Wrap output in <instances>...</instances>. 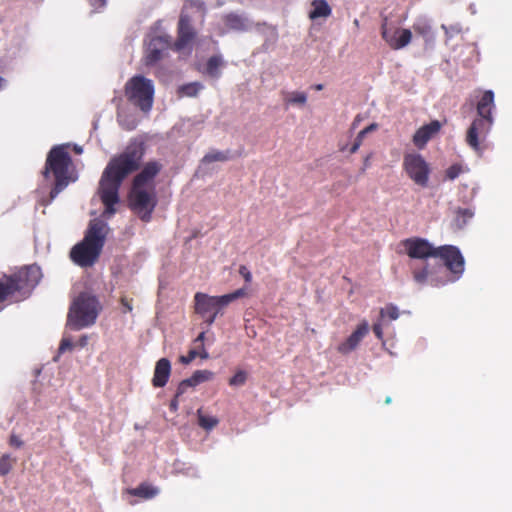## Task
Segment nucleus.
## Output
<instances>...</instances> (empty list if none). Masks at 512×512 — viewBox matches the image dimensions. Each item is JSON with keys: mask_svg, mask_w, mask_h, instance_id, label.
<instances>
[{"mask_svg": "<svg viewBox=\"0 0 512 512\" xmlns=\"http://www.w3.org/2000/svg\"><path fill=\"white\" fill-rule=\"evenodd\" d=\"M128 492L133 496L151 499L158 494L159 490L148 483H141L138 487L130 489Z\"/></svg>", "mask_w": 512, "mask_h": 512, "instance_id": "nucleus-25", "label": "nucleus"}, {"mask_svg": "<svg viewBox=\"0 0 512 512\" xmlns=\"http://www.w3.org/2000/svg\"><path fill=\"white\" fill-rule=\"evenodd\" d=\"M441 28L444 30L446 35V43L452 39L453 37L459 35L462 33V27L459 24H453V25H445L442 24Z\"/></svg>", "mask_w": 512, "mask_h": 512, "instance_id": "nucleus-34", "label": "nucleus"}, {"mask_svg": "<svg viewBox=\"0 0 512 512\" xmlns=\"http://www.w3.org/2000/svg\"><path fill=\"white\" fill-rule=\"evenodd\" d=\"M101 305L96 296L80 293L72 302L67 315V325L73 330L89 327L96 322Z\"/></svg>", "mask_w": 512, "mask_h": 512, "instance_id": "nucleus-5", "label": "nucleus"}, {"mask_svg": "<svg viewBox=\"0 0 512 512\" xmlns=\"http://www.w3.org/2000/svg\"><path fill=\"white\" fill-rule=\"evenodd\" d=\"M132 301V299H129L125 296L121 297L120 302L125 308L124 313L131 312L133 310Z\"/></svg>", "mask_w": 512, "mask_h": 512, "instance_id": "nucleus-43", "label": "nucleus"}, {"mask_svg": "<svg viewBox=\"0 0 512 512\" xmlns=\"http://www.w3.org/2000/svg\"><path fill=\"white\" fill-rule=\"evenodd\" d=\"M73 348V343L69 338H63L59 345V353H64L66 350H71Z\"/></svg>", "mask_w": 512, "mask_h": 512, "instance_id": "nucleus-40", "label": "nucleus"}, {"mask_svg": "<svg viewBox=\"0 0 512 512\" xmlns=\"http://www.w3.org/2000/svg\"><path fill=\"white\" fill-rule=\"evenodd\" d=\"M382 38L393 50H400L406 47L412 39V32L409 29H395L392 33L388 31L386 24L382 26Z\"/></svg>", "mask_w": 512, "mask_h": 512, "instance_id": "nucleus-15", "label": "nucleus"}, {"mask_svg": "<svg viewBox=\"0 0 512 512\" xmlns=\"http://www.w3.org/2000/svg\"><path fill=\"white\" fill-rule=\"evenodd\" d=\"M191 383L189 381V379H184L182 380L178 387H177V390H176V398H179L181 395H183L184 393H186V391L188 390V388H191Z\"/></svg>", "mask_w": 512, "mask_h": 512, "instance_id": "nucleus-39", "label": "nucleus"}, {"mask_svg": "<svg viewBox=\"0 0 512 512\" xmlns=\"http://www.w3.org/2000/svg\"><path fill=\"white\" fill-rule=\"evenodd\" d=\"M244 296H246V290L244 288L221 296H210L203 292H197L194 295V312L210 326L214 323L223 308Z\"/></svg>", "mask_w": 512, "mask_h": 512, "instance_id": "nucleus-7", "label": "nucleus"}, {"mask_svg": "<svg viewBox=\"0 0 512 512\" xmlns=\"http://www.w3.org/2000/svg\"><path fill=\"white\" fill-rule=\"evenodd\" d=\"M370 165V156L365 157L363 171Z\"/></svg>", "mask_w": 512, "mask_h": 512, "instance_id": "nucleus-52", "label": "nucleus"}, {"mask_svg": "<svg viewBox=\"0 0 512 512\" xmlns=\"http://www.w3.org/2000/svg\"><path fill=\"white\" fill-rule=\"evenodd\" d=\"M366 135L365 134H362V130L358 133L356 139L354 142H359V145L361 146L362 145V142H363V139Z\"/></svg>", "mask_w": 512, "mask_h": 512, "instance_id": "nucleus-49", "label": "nucleus"}, {"mask_svg": "<svg viewBox=\"0 0 512 512\" xmlns=\"http://www.w3.org/2000/svg\"><path fill=\"white\" fill-rule=\"evenodd\" d=\"M380 315L388 317L390 320H396L399 317V310L395 305L389 304L380 310Z\"/></svg>", "mask_w": 512, "mask_h": 512, "instance_id": "nucleus-36", "label": "nucleus"}, {"mask_svg": "<svg viewBox=\"0 0 512 512\" xmlns=\"http://www.w3.org/2000/svg\"><path fill=\"white\" fill-rule=\"evenodd\" d=\"M377 129H378V124L372 123L362 130V134L367 135L368 133L376 131Z\"/></svg>", "mask_w": 512, "mask_h": 512, "instance_id": "nucleus-47", "label": "nucleus"}, {"mask_svg": "<svg viewBox=\"0 0 512 512\" xmlns=\"http://www.w3.org/2000/svg\"><path fill=\"white\" fill-rule=\"evenodd\" d=\"M239 274L244 278L245 282L250 283L252 281V274L245 265L239 267Z\"/></svg>", "mask_w": 512, "mask_h": 512, "instance_id": "nucleus-41", "label": "nucleus"}, {"mask_svg": "<svg viewBox=\"0 0 512 512\" xmlns=\"http://www.w3.org/2000/svg\"><path fill=\"white\" fill-rule=\"evenodd\" d=\"M284 100L287 104L305 105L307 95L304 92H291L286 94Z\"/></svg>", "mask_w": 512, "mask_h": 512, "instance_id": "nucleus-31", "label": "nucleus"}, {"mask_svg": "<svg viewBox=\"0 0 512 512\" xmlns=\"http://www.w3.org/2000/svg\"><path fill=\"white\" fill-rule=\"evenodd\" d=\"M359 148H360L359 142H354L353 145L350 148V153L351 154L356 153Z\"/></svg>", "mask_w": 512, "mask_h": 512, "instance_id": "nucleus-50", "label": "nucleus"}, {"mask_svg": "<svg viewBox=\"0 0 512 512\" xmlns=\"http://www.w3.org/2000/svg\"><path fill=\"white\" fill-rule=\"evenodd\" d=\"M122 181L107 175L103 172L98 188V194L101 202L105 206L106 214H114L116 209L114 206L119 202V189Z\"/></svg>", "mask_w": 512, "mask_h": 512, "instance_id": "nucleus-11", "label": "nucleus"}, {"mask_svg": "<svg viewBox=\"0 0 512 512\" xmlns=\"http://www.w3.org/2000/svg\"><path fill=\"white\" fill-rule=\"evenodd\" d=\"M157 193L155 187L132 185L129 195V208L143 221L150 222L157 206Z\"/></svg>", "mask_w": 512, "mask_h": 512, "instance_id": "nucleus-9", "label": "nucleus"}, {"mask_svg": "<svg viewBox=\"0 0 512 512\" xmlns=\"http://www.w3.org/2000/svg\"><path fill=\"white\" fill-rule=\"evenodd\" d=\"M179 398H176V396L171 400L170 404H169V409L170 411L172 412H176L178 410V406H179Z\"/></svg>", "mask_w": 512, "mask_h": 512, "instance_id": "nucleus-46", "label": "nucleus"}, {"mask_svg": "<svg viewBox=\"0 0 512 512\" xmlns=\"http://www.w3.org/2000/svg\"><path fill=\"white\" fill-rule=\"evenodd\" d=\"M312 5L313 10L309 14L311 19L328 17L331 15L332 10L325 0H315L313 1Z\"/></svg>", "mask_w": 512, "mask_h": 512, "instance_id": "nucleus-27", "label": "nucleus"}, {"mask_svg": "<svg viewBox=\"0 0 512 512\" xmlns=\"http://www.w3.org/2000/svg\"><path fill=\"white\" fill-rule=\"evenodd\" d=\"M171 374V363L167 358H161L156 362L152 385L156 388L164 387Z\"/></svg>", "mask_w": 512, "mask_h": 512, "instance_id": "nucleus-20", "label": "nucleus"}, {"mask_svg": "<svg viewBox=\"0 0 512 512\" xmlns=\"http://www.w3.org/2000/svg\"><path fill=\"white\" fill-rule=\"evenodd\" d=\"M14 462L9 454H3L0 458V475H7L12 470Z\"/></svg>", "mask_w": 512, "mask_h": 512, "instance_id": "nucleus-33", "label": "nucleus"}, {"mask_svg": "<svg viewBox=\"0 0 512 512\" xmlns=\"http://www.w3.org/2000/svg\"><path fill=\"white\" fill-rule=\"evenodd\" d=\"M42 175L45 180H48L51 176L54 178V186L49 194V202H52L70 183L77 180L73 161L68 152V145H56L50 149Z\"/></svg>", "mask_w": 512, "mask_h": 512, "instance_id": "nucleus-1", "label": "nucleus"}, {"mask_svg": "<svg viewBox=\"0 0 512 512\" xmlns=\"http://www.w3.org/2000/svg\"><path fill=\"white\" fill-rule=\"evenodd\" d=\"M87 341H88V337H87L86 335H83V336H81V337H80V339H79V345H80L81 347H84V346H86V345H87Z\"/></svg>", "mask_w": 512, "mask_h": 512, "instance_id": "nucleus-51", "label": "nucleus"}, {"mask_svg": "<svg viewBox=\"0 0 512 512\" xmlns=\"http://www.w3.org/2000/svg\"><path fill=\"white\" fill-rule=\"evenodd\" d=\"M162 169V164L158 161L147 162L140 173H138L133 181L132 185L143 186V187H155L154 178L159 174Z\"/></svg>", "mask_w": 512, "mask_h": 512, "instance_id": "nucleus-18", "label": "nucleus"}, {"mask_svg": "<svg viewBox=\"0 0 512 512\" xmlns=\"http://www.w3.org/2000/svg\"><path fill=\"white\" fill-rule=\"evenodd\" d=\"M74 150L76 151V153H81L82 152V148L81 147L75 146Z\"/></svg>", "mask_w": 512, "mask_h": 512, "instance_id": "nucleus-55", "label": "nucleus"}, {"mask_svg": "<svg viewBox=\"0 0 512 512\" xmlns=\"http://www.w3.org/2000/svg\"><path fill=\"white\" fill-rule=\"evenodd\" d=\"M144 154V144L132 141L122 153L110 160L104 172L123 182L129 174L140 168Z\"/></svg>", "mask_w": 512, "mask_h": 512, "instance_id": "nucleus-6", "label": "nucleus"}, {"mask_svg": "<svg viewBox=\"0 0 512 512\" xmlns=\"http://www.w3.org/2000/svg\"><path fill=\"white\" fill-rule=\"evenodd\" d=\"M413 279L420 285L429 282L432 286L438 287L447 283V280H438L433 277V272L429 270L428 264L423 265L420 268H413L412 271Z\"/></svg>", "mask_w": 512, "mask_h": 512, "instance_id": "nucleus-21", "label": "nucleus"}, {"mask_svg": "<svg viewBox=\"0 0 512 512\" xmlns=\"http://www.w3.org/2000/svg\"><path fill=\"white\" fill-rule=\"evenodd\" d=\"M196 349H198V357L202 358V359H208L209 358V353L207 352V350L205 349V346L204 344L202 345H196L195 347Z\"/></svg>", "mask_w": 512, "mask_h": 512, "instance_id": "nucleus-44", "label": "nucleus"}, {"mask_svg": "<svg viewBox=\"0 0 512 512\" xmlns=\"http://www.w3.org/2000/svg\"><path fill=\"white\" fill-rule=\"evenodd\" d=\"M135 128V125H132L131 127H128L129 130H132Z\"/></svg>", "mask_w": 512, "mask_h": 512, "instance_id": "nucleus-57", "label": "nucleus"}, {"mask_svg": "<svg viewBox=\"0 0 512 512\" xmlns=\"http://www.w3.org/2000/svg\"><path fill=\"white\" fill-rule=\"evenodd\" d=\"M198 425L206 431H210L219 424V419L215 416L207 415L202 408L197 410Z\"/></svg>", "mask_w": 512, "mask_h": 512, "instance_id": "nucleus-28", "label": "nucleus"}, {"mask_svg": "<svg viewBox=\"0 0 512 512\" xmlns=\"http://www.w3.org/2000/svg\"><path fill=\"white\" fill-rule=\"evenodd\" d=\"M196 357H198V349L196 348H193L191 350H189L188 354L187 355H181L179 357V362L184 364V365H188L190 364Z\"/></svg>", "mask_w": 512, "mask_h": 512, "instance_id": "nucleus-38", "label": "nucleus"}, {"mask_svg": "<svg viewBox=\"0 0 512 512\" xmlns=\"http://www.w3.org/2000/svg\"><path fill=\"white\" fill-rule=\"evenodd\" d=\"M413 31L424 38L426 43L434 41V33L430 23L426 19H417L412 25Z\"/></svg>", "mask_w": 512, "mask_h": 512, "instance_id": "nucleus-22", "label": "nucleus"}, {"mask_svg": "<svg viewBox=\"0 0 512 512\" xmlns=\"http://www.w3.org/2000/svg\"><path fill=\"white\" fill-rule=\"evenodd\" d=\"M41 276V270L36 265L26 266L10 275L3 274L0 277V305L15 296L27 298L39 283Z\"/></svg>", "mask_w": 512, "mask_h": 512, "instance_id": "nucleus-2", "label": "nucleus"}, {"mask_svg": "<svg viewBox=\"0 0 512 512\" xmlns=\"http://www.w3.org/2000/svg\"><path fill=\"white\" fill-rule=\"evenodd\" d=\"M391 402V398L390 397H387L386 400H385V403L386 404H389Z\"/></svg>", "mask_w": 512, "mask_h": 512, "instance_id": "nucleus-56", "label": "nucleus"}, {"mask_svg": "<svg viewBox=\"0 0 512 512\" xmlns=\"http://www.w3.org/2000/svg\"><path fill=\"white\" fill-rule=\"evenodd\" d=\"M205 335H206V332H205V331L201 332V333L196 337V339L194 340L195 345H202V344H204V341H205Z\"/></svg>", "mask_w": 512, "mask_h": 512, "instance_id": "nucleus-48", "label": "nucleus"}, {"mask_svg": "<svg viewBox=\"0 0 512 512\" xmlns=\"http://www.w3.org/2000/svg\"><path fill=\"white\" fill-rule=\"evenodd\" d=\"M494 107V93L486 90L477 103V118L473 120L466 134L467 144L476 152L482 151L481 141L485 140L491 130L494 122L492 117Z\"/></svg>", "mask_w": 512, "mask_h": 512, "instance_id": "nucleus-4", "label": "nucleus"}, {"mask_svg": "<svg viewBox=\"0 0 512 512\" xmlns=\"http://www.w3.org/2000/svg\"><path fill=\"white\" fill-rule=\"evenodd\" d=\"M323 88H324V86L322 84L314 85V89L317 90V91H321Z\"/></svg>", "mask_w": 512, "mask_h": 512, "instance_id": "nucleus-53", "label": "nucleus"}, {"mask_svg": "<svg viewBox=\"0 0 512 512\" xmlns=\"http://www.w3.org/2000/svg\"><path fill=\"white\" fill-rule=\"evenodd\" d=\"M196 37V31L192 26V19L189 15L182 12L178 21L177 39L173 48L175 51H181L186 48Z\"/></svg>", "mask_w": 512, "mask_h": 512, "instance_id": "nucleus-14", "label": "nucleus"}, {"mask_svg": "<svg viewBox=\"0 0 512 512\" xmlns=\"http://www.w3.org/2000/svg\"><path fill=\"white\" fill-rule=\"evenodd\" d=\"M402 245L405 247V251L410 258H413V259H426L428 257L435 258L437 247H434L426 239L419 238V237L407 238L402 241Z\"/></svg>", "mask_w": 512, "mask_h": 512, "instance_id": "nucleus-13", "label": "nucleus"}, {"mask_svg": "<svg viewBox=\"0 0 512 512\" xmlns=\"http://www.w3.org/2000/svg\"><path fill=\"white\" fill-rule=\"evenodd\" d=\"M442 128V124L438 120H432L430 123L421 126L413 135V144L419 148H425L426 144L432 139Z\"/></svg>", "mask_w": 512, "mask_h": 512, "instance_id": "nucleus-19", "label": "nucleus"}, {"mask_svg": "<svg viewBox=\"0 0 512 512\" xmlns=\"http://www.w3.org/2000/svg\"><path fill=\"white\" fill-rule=\"evenodd\" d=\"M462 173V166L459 164H453L446 170V178L449 180L456 179Z\"/></svg>", "mask_w": 512, "mask_h": 512, "instance_id": "nucleus-37", "label": "nucleus"}, {"mask_svg": "<svg viewBox=\"0 0 512 512\" xmlns=\"http://www.w3.org/2000/svg\"><path fill=\"white\" fill-rule=\"evenodd\" d=\"M23 441L16 434H11L9 438V445L15 448H21L23 446Z\"/></svg>", "mask_w": 512, "mask_h": 512, "instance_id": "nucleus-42", "label": "nucleus"}, {"mask_svg": "<svg viewBox=\"0 0 512 512\" xmlns=\"http://www.w3.org/2000/svg\"><path fill=\"white\" fill-rule=\"evenodd\" d=\"M229 159L228 152H222V151H211L207 153L203 159V163H212L216 161H227Z\"/></svg>", "mask_w": 512, "mask_h": 512, "instance_id": "nucleus-32", "label": "nucleus"}, {"mask_svg": "<svg viewBox=\"0 0 512 512\" xmlns=\"http://www.w3.org/2000/svg\"><path fill=\"white\" fill-rule=\"evenodd\" d=\"M202 89L203 85L200 82H190L179 86L177 95L179 98L196 97Z\"/></svg>", "mask_w": 512, "mask_h": 512, "instance_id": "nucleus-26", "label": "nucleus"}, {"mask_svg": "<svg viewBox=\"0 0 512 512\" xmlns=\"http://www.w3.org/2000/svg\"><path fill=\"white\" fill-rule=\"evenodd\" d=\"M5 80L0 76V90L3 88Z\"/></svg>", "mask_w": 512, "mask_h": 512, "instance_id": "nucleus-54", "label": "nucleus"}, {"mask_svg": "<svg viewBox=\"0 0 512 512\" xmlns=\"http://www.w3.org/2000/svg\"><path fill=\"white\" fill-rule=\"evenodd\" d=\"M214 373L210 370H196L191 377H189V381L192 387H196L197 385L207 382L213 379Z\"/></svg>", "mask_w": 512, "mask_h": 512, "instance_id": "nucleus-29", "label": "nucleus"}, {"mask_svg": "<svg viewBox=\"0 0 512 512\" xmlns=\"http://www.w3.org/2000/svg\"><path fill=\"white\" fill-rule=\"evenodd\" d=\"M369 333V324L366 320H363L357 325L356 329L352 334L337 347V351L343 355L349 354L354 351L363 338Z\"/></svg>", "mask_w": 512, "mask_h": 512, "instance_id": "nucleus-17", "label": "nucleus"}, {"mask_svg": "<svg viewBox=\"0 0 512 512\" xmlns=\"http://www.w3.org/2000/svg\"><path fill=\"white\" fill-rule=\"evenodd\" d=\"M154 92L153 81L142 75L131 77L124 86L127 100L145 113L152 109Z\"/></svg>", "mask_w": 512, "mask_h": 512, "instance_id": "nucleus-8", "label": "nucleus"}, {"mask_svg": "<svg viewBox=\"0 0 512 512\" xmlns=\"http://www.w3.org/2000/svg\"><path fill=\"white\" fill-rule=\"evenodd\" d=\"M224 65L220 55L211 56L206 63L205 73L212 78H219L221 75L220 68Z\"/></svg>", "mask_w": 512, "mask_h": 512, "instance_id": "nucleus-24", "label": "nucleus"}, {"mask_svg": "<svg viewBox=\"0 0 512 512\" xmlns=\"http://www.w3.org/2000/svg\"><path fill=\"white\" fill-rule=\"evenodd\" d=\"M224 24L227 28L236 31H245L248 28L247 20L241 15L230 13L224 17Z\"/></svg>", "mask_w": 512, "mask_h": 512, "instance_id": "nucleus-23", "label": "nucleus"}, {"mask_svg": "<svg viewBox=\"0 0 512 512\" xmlns=\"http://www.w3.org/2000/svg\"><path fill=\"white\" fill-rule=\"evenodd\" d=\"M168 46V42L163 37H153L146 48L144 64L146 66H154L164 57Z\"/></svg>", "mask_w": 512, "mask_h": 512, "instance_id": "nucleus-16", "label": "nucleus"}, {"mask_svg": "<svg viewBox=\"0 0 512 512\" xmlns=\"http://www.w3.org/2000/svg\"><path fill=\"white\" fill-rule=\"evenodd\" d=\"M474 213L468 208H459L456 211L455 224L458 228H462L467 220L473 217Z\"/></svg>", "mask_w": 512, "mask_h": 512, "instance_id": "nucleus-30", "label": "nucleus"}, {"mask_svg": "<svg viewBox=\"0 0 512 512\" xmlns=\"http://www.w3.org/2000/svg\"><path fill=\"white\" fill-rule=\"evenodd\" d=\"M247 373L244 370H238L230 379L229 385L238 387L246 383Z\"/></svg>", "mask_w": 512, "mask_h": 512, "instance_id": "nucleus-35", "label": "nucleus"}, {"mask_svg": "<svg viewBox=\"0 0 512 512\" xmlns=\"http://www.w3.org/2000/svg\"><path fill=\"white\" fill-rule=\"evenodd\" d=\"M105 224L92 220L83 240L70 251L71 260L80 267H90L98 260L105 244Z\"/></svg>", "mask_w": 512, "mask_h": 512, "instance_id": "nucleus-3", "label": "nucleus"}, {"mask_svg": "<svg viewBox=\"0 0 512 512\" xmlns=\"http://www.w3.org/2000/svg\"><path fill=\"white\" fill-rule=\"evenodd\" d=\"M372 329H373L375 336L381 340L383 338V330H382L381 324H379V323L374 324Z\"/></svg>", "mask_w": 512, "mask_h": 512, "instance_id": "nucleus-45", "label": "nucleus"}, {"mask_svg": "<svg viewBox=\"0 0 512 512\" xmlns=\"http://www.w3.org/2000/svg\"><path fill=\"white\" fill-rule=\"evenodd\" d=\"M435 258L442 260L445 267L454 275L452 281L459 279L464 272V257L458 247L443 245L436 248Z\"/></svg>", "mask_w": 512, "mask_h": 512, "instance_id": "nucleus-12", "label": "nucleus"}, {"mask_svg": "<svg viewBox=\"0 0 512 512\" xmlns=\"http://www.w3.org/2000/svg\"><path fill=\"white\" fill-rule=\"evenodd\" d=\"M403 169L409 178L418 186L426 187L430 176V167L422 155L408 153L403 158Z\"/></svg>", "mask_w": 512, "mask_h": 512, "instance_id": "nucleus-10", "label": "nucleus"}]
</instances>
